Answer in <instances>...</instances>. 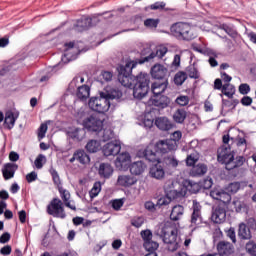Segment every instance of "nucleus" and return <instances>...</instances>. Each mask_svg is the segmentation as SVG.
Masks as SVG:
<instances>
[{
	"label": "nucleus",
	"instance_id": "nucleus-64",
	"mask_svg": "<svg viewBox=\"0 0 256 256\" xmlns=\"http://www.w3.org/2000/svg\"><path fill=\"white\" fill-rule=\"evenodd\" d=\"M165 5V2H155L149 6V9L151 11H159V9H165Z\"/></svg>",
	"mask_w": 256,
	"mask_h": 256
},
{
	"label": "nucleus",
	"instance_id": "nucleus-55",
	"mask_svg": "<svg viewBox=\"0 0 256 256\" xmlns=\"http://www.w3.org/2000/svg\"><path fill=\"white\" fill-rule=\"evenodd\" d=\"M50 174L52 176L54 185H56L58 187V189H59V187H62L61 186V178L59 177V173L57 172V170L51 169Z\"/></svg>",
	"mask_w": 256,
	"mask_h": 256
},
{
	"label": "nucleus",
	"instance_id": "nucleus-26",
	"mask_svg": "<svg viewBox=\"0 0 256 256\" xmlns=\"http://www.w3.org/2000/svg\"><path fill=\"white\" fill-rule=\"evenodd\" d=\"M158 164H155L150 168V177H153V179H158V181H161V179L165 178V168L163 165H161L160 162H157Z\"/></svg>",
	"mask_w": 256,
	"mask_h": 256
},
{
	"label": "nucleus",
	"instance_id": "nucleus-17",
	"mask_svg": "<svg viewBox=\"0 0 256 256\" xmlns=\"http://www.w3.org/2000/svg\"><path fill=\"white\" fill-rule=\"evenodd\" d=\"M226 219H227V210H225V207L217 206L211 215V220L213 221V223H217V224L225 223Z\"/></svg>",
	"mask_w": 256,
	"mask_h": 256
},
{
	"label": "nucleus",
	"instance_id": "nucleus-33",
	"mask_svg": "<svg viewBox=\"0 0 256 256\" xmlns=\"http://www.w3.org/2000/svg\"><path fill=\"white\" fill-rule=\"evenodd\" d=\"M91 95V88L87 85L78 86L76 97L80 99V101H87L89 96Z\"/></svg>",
	"mask_w": 256,
	"mask_h": 256
},
{
	"label": "nucleus",
	"instance_id": "nucleus-28",
	"mask_svg": "<svg viewBox=\"0 0 256 256\" xmlns=\"http://www.w3.org/2000/svg\"><path fill=\"white\" fill-rule=\"evenodd\" d=\"M161 165L165 171H171V169H175L179 165V160L174 155L167 156L163 159Z\"/></svg>",
	"mask_w": 256,
	"mask_h": 256
},
{
	"label": "nucleus",
	"instance_id": "nucleus-3",
	"mask_svg": "<svg viewBox=\"0 0 256 256\" xmlns=\"http://www.w3.org/2000/svg\"><path fill=\"white\" fill-rule=\"evenodd\" d=\"M176 149L177 142L175 139L159 140L155 144H149L144 150H140L138 155L149 161V163H160L161 155H165Z\"/></svg>",
	"mask_w": 256,
	"mask_h": 256
},
{
	"label": "nucleus",
	"instance_id": "nucleus-45",
	"mask_svg": "<svg viewBox=\"0 0 256 256\" xmlns=\"http://www.w3.org/2000/svg\"><path fill=\"white\" fill-rule=\"evenodd\" d=\"M187 81V73L184 71H179L174 76V83L177 87H181Z\"/></svg>",
	"mask_w": 256,
	"mask_h": 256
},
{
	"label": "nucleus",
	"instance_id": "nucleus-49",
	"mask_svg": "<svg viewBox=\"0 0 256 256\" xmlns=\"http://www.w3.org/2000/svg\"><path fill=\"white\" fill-rule=\"evenodd\" d=\"M246 253L251 256H256V243L253 240H250L245 245Z\"/></svg>",
	"mask_w": 256,
	"mask_h": 256
},
{
	"label": "nucleus",
	"instance_id": "nucleus-12",
	"mask_svg": "<svg viewBox=\"0 0 256 256\" xmlns=\"http://www.w3.org/2000/svg\"><path fill=\"white\" fill-rule=\"evenodd\" d=\"M102 153L105 157H115L121 153V141L115 140L113 142H108L102 147Z\"/></svg>",
	"mask_w": 256,
	"mask_h": 256
},
{
	"label": "nucleus",
	"instance_id": "nucleus-51",
	"mask_svg": "<svg viewBox=\"0 0 256 256\" xmlns=\"http://www.w3.org/2000/svg\"><path fill=\"white\" fill-rule=\"evenodd\" d=\"M99 78L102 83H109V81H113V72L102 71Z\"/></svg>",
	"mask_w": 256,
	"mask_h": 256
},
{
	"label": "nucleus",
	"instance_id": "nucleus-14",
	"mask_svg": "<svg viewBox=\"0 0 256 256\" xmlns=\"http://www.w3.org/2000/svg\"><path fill=\"white\" fill-rule=\"evenodd\" d=\"M129 163H131V154L123 152L119 154L115 160V167L119 171H127L129 169Z\"/></svg>",
	"mask_w": 256,
	"mask_h": 256
},
{
	"label": "nucleus",
	"instance_id": "nucleus-6",
	"mask_svg": "<svg viewBox=\"0 0 256 256\" xmlns=\"http://www.w3.org/2000/svg\"><path fill=\"white\" fill-rule=\"evenodd\" d=\"M47 213L56 219H65L67 213L63 207V201L59 198H53L47 206Z\"/></svg>",
	"mask_w": 256,
	"mask_h": 256
},
{
	"label": "nucleus",
	"instance_id": "nucleus-46",
	"mask_svg": "<svg viewBox=\"0 0 256 256\" xmlns=\"http://www.w3.org/2000/svg\"><path fill=\"white\" fill-rule=\"evenodd\" d=\"M235 86L231 84H224L222 87V94L228 97V99H233V95H235Z\"/></svg>",
	"mask_w": 256,
	"mask_h": 256
},
{
	"label": "nucleus",
	"instance_id": "nucleus-21",
	"mask_svg": "<svg viewBox=\"0 0 256 256\" xmlns=\"http://www.w3.org/2000/svg\"><path fill=\"white\" fill-rule=\"evenodd\" d=\"M86 135L87 131L85 128H73L67 132V136L69 139H72L74 143H80V141H83Z\"/></svg>",
	"mask_w": 256,
	"mask_h": 256
},
{
	"label": "nucleus",
	"instance_id": "nucleus-23",
	"mask_svg": "<svg viewBox=\"0 0 256 256\" xmlns=\"http://www.w3.org/2000/svg\"><path fill=\"white\" fill-rule=\"evenodd\" d=\"M210 196L212 199L216 201H221L222 203H230L231 202V195L224 190L213 189L210 192Z\"/></svg>",
	"mask_w": 256,
	"mask_h": 256
},
{
	"label": "nucleus",
	"instance_id": "nucleus-53",
	"mask_svg": "<svg viewBox=\"0 0 256 256\" xmlns=\"http://www.w3.org/2000/svg\"><path fill=\"white\" fill-rule=\"evenodd\" d=\"M145 27L148 29H157L159 26V19L148 18L144 21Z\"/></svg>",
	"mask_w": 256,
	"mask_h": 256
},
{
	"label": "nucleus",
	"instance_id": "nucleus-36",
	"mask_svg": "<svg viewBox=\"0 0 256 256\" xmlns=\"http://www.w3.org/2000/svg\"><path fill=\"white\" fill-rule=\"evenodd\" d=\"M167 51H169V49H167V47L161 46V47L157 48L156 51H153V53H151L150 56L145 58V61H153V59H155V57H158V59H163V57H165V55H167Z\"/></svg>",
	"mask_w": 256,
	"mask_h": 256
},
{
	"label": "nucleus",
	"instance_id": "nucleus-61",
	"mask_svg": "<svg viewBox=\"0 0 256 256\" xmlns=\"http://www.w3.org/2000/svg\"><path fill=\"white\" fill-rule=\"evenodd\" d=\"M200 188L202 189H211V187H213V179L211 178H206L203 181H201L200 183Z\"/></svg>",
	"mask_w": 256,
	"mask_h": 256
},
{
	"label": "nucleus",
	"instance_id": "nucleus-25",
	"mask_svg": "<svg viewBox=\"0 0 256 256\" xmlns=\"http://www.w3.org/2000/svg\"><path fill=\"white\" fill-rule=\"evenodd\" d=\"M238 238L240 241H251L253 239V234L251 230L245 223H240L238 226Z\"/></svg>",
	"mask_w": 256,
	"mask_h": 256
},
{
	"label": "nucleus",
	"instance_id": "nucleus-59",
	"mask_svg": "<svg viewBox=\"0 0 256 256\" xmlns=\"http://www.w3.org/2000/svg\"><path fill=\"white\" fill-rule=\"evenodd\" d=\"M176 103L180 107H187L189 105V96H179L176 98Z\"/></svg>",
	"mask_w": 256,
	"mask_h": 256
},
{
	"label": "nucleus",
	"instance_id": "nucleus-22",
	"mask_svg": "<svg viewBox=\"0 0 256 256\" xmlns=\"http://www.w3.org/2000/svg\"><path fill=\"white\" fill-rule=\"evenodd\" d=\"M19 169V165L15 163H6L2 169V175L5 181H9V179H13L15 177V173Z\"/></svg>",
	"mask_w": 256,
	"mask_h": 256
},
{
	"label": "nucleus",
	"instance_id": "nucleus-27",
	"mask_svg": "<svg viewBox=\"0 0 256 256\" xmlns=\"http://www.w3.org/2000/svg\"><path fill=\"white\" fill-rule=\"evenodd\" d=\"M128 169H130L132 175H143L145 169H147V165L143 161H136L130 164Z\"/></svg>",
	"mask_w": 256,
	"mask_h": 256
},
{
	"label": "nucleus",
	"instance_id": "nucleus-19",
	"mask_svg": "<svg viewBox=\"0 0 256 256\" xmlns=\"http://www.w3.org/2000/svg\"><path fill=\"white\" fill-rule=\"evenodd\" d=\"M92 20L87 16H82L73 25V29L78 33H83V31H87L89 27H91Z\"/></svg>",
	"mask_w": 256,
	"mask_h": 256
},
{
	"label": "nucleus",
	"instance_id": "nucleus-52",
	"mask_svg": "<svg viewBox=\"0 0 256 256\" xmlns=\"http://www.w3.org/2000/svg\"><path fill=\"white\" fill-rule=\"evenodd\" d=\"M103 141H111L115 139V132L111 128H105L102 135Z\"/></svg>",
	"mask_w": 256,
	"mask_h": 256
},
{
	"label": "nucleus",
	"instance_id": "nucleus-54",
	"mask_svg": "<svg viewBox=\"0 0 256 256\" xmlns=\"http://www.w3.org/2000/svg\"><path fill=\"white\" fill-rule=\"evenodd\" d=\"M58 191L60 193V197L63 201V203L69 201V199H71V193H69V191L65 188H63V186L58 188Z\"/></svg>",
	"mask_w": 256,
	"mask_h": 256
},
{
	"label": "nucleus",
	"instance_id": "nucleus-29",
	"mask_svg": "<svg viewBox=\"0 0 256 256\" xmlns=\"http://www.w3.org/2000/svg\"><path fill=\"white\" fill-rule=\"evenodd\" d=\"M155 125L160 129V131H170V129H173V124L167 117L156 118Z\"/></svg>",
	"mask_w": 256,
	"mask_h": 256
},
{
	"label": "nucleus",
	"instance_id": "nucleus-2",
	"mask_svg": "<svg viewBox=\"0 0 256 256\" xmlns=\"http://www.w3.org/2000/svg\"><path fill=\"white\" fill-rule=\"evenodd\" d=\"M123 92L119 88L106 87L100 96L91 97L88 102V107L96 113H107L111 107V101H121Z\"/></svg>",
	"mask_w": 256,
	"mask_h": 256
},
{
	"label": "nucleus",
	"instance_id": "nucleus-11",
	"mask_svg": "<svg viewBox=\"0 0 256 256\" xmlns=\"http://www.w3.org/2000/svg\"><path fill=\"white\" fill-rule=\"evenodd\" d=\"M201 209H203L201 204L197 200H193L192 214L190 219V223L192 227H198V225H201V223H203V216L201 215Z\"/></svg>",
	"mask_w": 256,
	"mask_h": 256
},
{
	"label": "nucleus",
	"instance_id": "nucleus-35",
	"mask_svg": "<svg viewBox=\"0 0 256 256\" xmlns=\"http://www.w3.org/2000/svg\"><path fill=\"white\" fill-rule=\"evenodd\" d=\"M185 213V208L182 205H175L172 208L170 219L172 221H179L181 217H183V214Z\"/></svg>",
	"mask_w": 256,
	"mask_h": 256
},
{
	"label": "nucleus",
	"instance_id": "nucleus-16",
	"mask_svg": "<svg viewBox=\"0 0 256 256\" xmlns=\"http://www.w3.org/2000/svg\"><path fill=\"white\" fill-rule=\"evenodd\" d=\"M171 203V200L167 197H160L157 200V203H153L152 201H147L144 204L145 209L150 211L151 213L157 211V209H161L162 207H167Z\"/></svg>",
	"mask_w": 256,
	"mask_h": 256
},
{
	"label": "nucleus",
	"instance_id": "nucleus-41",
	"mask_svg": "<svg viewBox=\"0 0 256 256\" xmlns=\"http://www.w3.org/2000/svg\"><path fill=\"white\" fill-rule=\"evenodd\" d=\"M76 158L78 163H80L81 165H87V163L91 162V158L89 157L87 152H85V150H77Z\"/></svg>",
	"mask_w": 256,
	"mask_h": 256
},
{
	"label": "nucleus",
	"instance_id": "nucleus-56",
	"mask_svg": "<svg viewBox=\"0 0 256 256\" xmlns=\"http://www.w3.org/2000/svg\"><path fill=\"white\" fill-rule=\"evenodd\" d=\"M46 160L47 158L45 157V155L39 154L34 161V165L36 166V169H43V164L45 163Z\"/></svg>",
	"mask_w": 256,
	"mask_h": 256
},
{
	"label": "nucleus",
	"instance_id": "nucleus-15",
	"mask_svg": "<svg viewBox=\"0 0 256 256\" xmlns=\"http://www.w3.org/2000/svg\"><path fill=\"white\" fill-rule=\"evenodd\" d=\"M149 105H154L158 109H167L171 103V99L166 95L153 96L149 100Z\"/></svg>",
	"mask_w": 256,
	"mask_h": 256
},
{
	"label": "nucleus",
	"instance_id": "nucleus-58",
	"mask_svg": "<svg viewBox=\"0 0 256 256\" xmlns=\"http://www.w3.org/2000/svg\"><path fill=\"white\" fill-rule=\"evenodd\" d=\"M144 223H145V218H143V217H137V218H133L131 220V226L136 227V229L143 227Z\"/></svg>",
	"mask_w": 256,
	"mask_h": 256
},
{
	"label": "nucleus",
	"instance_id": "nucleus-1",
	"mask_svg": "<svg viewBox=\"0 0 256 256\" xmlns=\"http://www.w3.org/2000/svg\"><path fill=\"white\" fill-rule=\"evenodd\" d=\"M153 50L151 47L143 48L140 52V58L137 61H128L125 65H119L117 67L118 71V81L123 87H128V89H133V97L135 99H143L149 93L151 76L148 73L140 72L138 75H133V69L137 65H143V63H151L153 60H145L147 57L151 56Z\"/></svg>",
	"mask_w": 256,
	"mask_h": 256
},
{
	"label": "nucleus",
	"instance_id": "nucleus-50",
	"mask_svg": "<svg viewBox=\"0 0 256 256\" xmlns=\"http://www.w3.org/2000/svg\"><path fill=\"white\" fill-rule=\"evenodd\" d=\"M99 193H101V182H95L92 189L89 191V196L91 199H95Z\"/></svg>",
	"mask_w": 256,
	"mask_h": 256
},
{
	"label": "nucleus",
	"instance_id": "nucleus-8",
	"mask_svg": "<svg viewBox=\"0 0 256 256\" xmlns=\"http://www.w3.org/2000/svg\"><path fill=\"white\" fill-rule=\"evenodd\" d=\"M234 159V153L231 151V148L220 147L217 150V161L222 165H225V169L229 171L231 168V163Z\"/></svg>",
	"mask_w": 256,
	"mask_h": 256
},
{
	"label": "nucleus",
	"instance_id": "nucleus-47",
	"mask_svg": "<svg viewBox=\"0 0 256 256\" xmlns=\"http://www.w3.org/2000/svg\"><path fill=\"white\" fill-rule=\"evenodd\" d=\"M162 197H167V199H169L171 203L173 199H179V197H181V192L175 189L167 190V188H165V195Z\"/></svg>",
	"mask_w": 256,
	"mask_h": 256
},
{
	"label": "nucleus",
	"instance_id": "nucleus-7",
	"mask_svg": "<svg viewBox=\"0 0 256 256\" xmlns=\"http://www.w3.org/2000/svg\"><path fill=\"white\" fill-rule=\"evenodd\" d=\"M103 121L99 115L92 114L83 121L84 129L90 131L91 133H99L103 131Z\"/></svg>",
	"mask_w": 256,
	"mask_h": 256
},
{
	"label": "nucleus",
	"instance_id": "nucleus-48",
	"mask_svg": "<svg viewBox=\"0 0 256 256\" xmlns=\"http://www.w3.org/2000/svg\"><path fill=\"white\" fill-rule=\"evenodd\" d=\"M243 163H245V157L238 156L234 158L230 164L229 171H233V169H237V167L243 166Z\"/></svg>",
	"mask_w": 256,
	"mask_h": 256
},
{
	"label": "nucleus",
	"instance_id": "nucleus-9",
	"mask_svg": "<svg viewBox=\"0 0 256 256\" xmlns=\"http://www.w3.org/2000/svg\"><path fill=\"white\" fill-rule=\"evenodd\" d=\"M17 119H19V111L8 110L5 112V116L3 112L1 113V121H4L3 127L4 129H8V131H11L15 127Z\"/></svg>",
	"mask_w": 256,
	"mask_h": 256
},
{
	"label": "nucleus",
	"instance_id": "nucleus-5",
	"mask_svg": "<svg viewBox=\"0 0 256 256\" xmlns=\"http://www.w3.org/2000/svg\"><path fill=\"white\" fill-rule=\"evenodd\" d=\"M170 32L178 41H193L195 34L191 25L185 22H176L171 25Z\"/></svg>",
	"mask_w": 256,
	"mask_h": 256
},
{
	"label": "nucleus",
	"instance_id": "nucleus-31",
	"mask_svg": "<svg viewBox=\"0 0 256 256\" xmlns=\"http://www.w3.org/2000/svg\"><path fill=\"white\" fill-rule=\"evenodd\" d=\"M117 183L121 187H131V185H135V183H137V178L129 175H121L118 177Z\"/></svg>",
	"mask_w": 256,
	"mask_h": 256
},
{
	"label": "nucleus",
	"instance_id": "nucleus-40",
	"mask_svg": "<svg viewBox=\"0 0 256 256\" xmlns=\"http://www.w3.org/2000/svg\"><path fill=\"white\" fill-rule=\"evenodd\" d=\"M185 73L190 79H199V77H201V73L199 72V69H197V66H195V64L187 66Z\"/></svg>",
	"mask_w": 256,
	"mask_h": 256
},
{
	"label": "nucleus",
	"instance_id": "nucleus-4",
	"mask_svg": "<svg viewBox=\"0 0 256 256\" xmlns=\"http://www.w3.org/2000/svg\"><path fill=\"white\" fill-rule=\"evenodd\" d=\"M154 235H157V237H160L162 239L163 243L168 245V251H171L172 253L177 251L179 249V240H178V230L177 228L171 226V225H163L160 226L155 232Z\"/></svg>",
	"mask_w": 256,
	"mask_h": 256
},
{
	"label": "nucleus",
	"instance_id": "nucleus-60",
	"mask_svg": "<svg viewBox=\"0 0 256 256\" xmlns=\"http://www.w3.org/2000/svg\"><path fill=\"white\" fill-rule=\"evenodd\" d=\"M48 126L45 123H42L38 128V139H45V135L47 133Z\"/></svg>",
	"mask_w": 256,
	"mask_h": 256
},
{
	"label": "nucleus",
	"instance_id": "nucleus-24",
	"mask_svg": "<svg viewBox=\"0 0 256 256\" xmlns=\"http://www.w3.org/2000/svg\"><path fill=\"white\" fill-rule=\"evenodd\" d=\"M168 85H169V81L167 79L162 80V82L157 81L152 83L151 92L153 93V96L163 95V93L167 91Z\"/></svg>",
	"mask_w": 256,
	"mask_h": 256
},
{
	"label": "nucleus",
	"instance_id": "nucleus-42",
	"mask_svg": "<svg viewBox=\"0 0 256 256\" xmlns=\"http://www.w3.org/2000/svg\"><path fill=\"white\" fill-rule=\"evenodd\" d=\"M234 209L236 213H249V206L243 201H233Z\"/></svg>",
	"mask_w": 256,
	"mask_h": 256
},
{
	"label": "nucleus",
	"instance_id": "nucleus-20",
	"mask_svg": "<svg viewBox=\"0 0 256 256\" xmlns=\"http://www.w3.org/2000/svg\"><path fill=\"white\" fill-rule=\"evenodd\" d=\"M217 251L216 255L229 256L235 253V247L230 242L220 241L217 244Z\"/></svg>",
	"mask_w": 256,
	"mask_h": 256
},
{
	"label": "nucleus",
	"instance_id": "nucleus-39",
	"mask_svg": "<svg viewBox=\"0 0 256 256\" xmlns=\"http://www.w3.org/2000/svg\"><path fill=\"white\" fill-rule=\"evenodd\" d=\"M207 173V165L199 163L196 166H193L191 169L192 177H201Z\"/></svg>",
	"mask_w": 256,
	"mask_h": 256
},
{
	"label": "nucleus",
	"instance_id": "nucleus-37",
	"mask_svg": "<svg viewBox=\"0 0 256 256\" xmlns=\"http://www.w3.org/2000/svg\"><path fill=\"white\" fill-rule=\"evenodd\" d=\"M154 123L155 119L153 118V115L151 114V112H148L144 114L139 125H141V127H144V129H151Z\"/></svg>",
	"mask_w": 256,
	"mask_h": 256
},
{
	"label": "nucleus",
	"instance_id": "nucleus-57",
	"mask_svg": "<svg viewBox=\"0 0 256 256\" xmlns=\"http://www.w3.org/2000/svg\"><path fill=\"white\" fill-rule=\"evenodd\" d=\"M124 204L125 201L123 199H115L111 201V207L114 211H119Z\"/></svg>",
	"mask_w": 256,
	"mask_h": 256
},
{
	"label": "nucleus",
	"instance_id": "nucleus-10",
	"mask_svg": "<svg viewBox=\"0 0 256 256\" xmlns=\"http://www.w3.org/2000/svg\"><path fill=\"white\" fill-rule=\"evenodd\" d=\"M140 235L144 241L143 247L146 251H153L155 249H159V243L153 241V232L151 230L146 229L140 232Z\"/></svg>",
	"mask_w": 256,
	"mask_h": 256
},
{
	"label": "nucleus",
	"instance_id": "nucleus-62",
	"mask_svg": "<svg viewBox=\"0 0 256 256\" xmlns=\"http://www.w3.org/2000/svg\"><path fill=\"white\" fill-rule=\"evenodd\" d=\"M239 93L241 95H249V93H251V86L247 83L240 84Z\"/></svg>",
	"mask_w": 256,
	"mask_h": 256
},
{
	"label": "nucleus",
	"instance_id": "nucleus-34",
	"mask_svg": "<svg viewBox=\"0 0 256 256\" xmlns=\"http://www.w3.org/2000/svg\"><path fill=\"white\" fill-rule=\"evenodd\" d=\"M219 29H221L222 31H225V33H227V35H229V37H231L232 39H237V37H239V32H237V29H235V26L231 25V24H220L219 25Z\"/></svg>",
	"mask_w": 256,
	"mask_h": 256
},
{
	"label": "nucleus",
	"instance_id": "nucleus-30",
	"mask_svg": "<svg viewBox=\"0 0 256 256\" xmlns=\"http://www.w3.org/2000/svg\"><path fill=\"white\" fill-rule=\"evenodd\" d=\"M183 187L190 193L191 195H195L201 191V186L197 182H193L192 180L186 179L183 181Z\"/></svg>",
	"mask_w": 256,
	"mask_h": 256
},
{
	"label": "nucleus",
	"instance_id": "nucleus-13",
	"mask_svg": "<svg viewBox=\"0 0 256 256\" xmlns=\"http://www.w3.org/2000/svg\"><path fill=\"white\" fill-rule=\"evenodd\" d=\"M153 79H158V81H165L169 77V69L162 64H155L150 70Z\"/></svg>",
	"mask_w": 256,
	"mask_h": 256
},
{
	"label": "nucleus",
	"instance_id": "nucleus-63",
	"mask_svg": "<svg viewBox=\"0 0 256 256\" xmlns=\"http://www.w3.org/2000/svg\"><path fill=\"white\" fill-rule=\"evenodd\" d=\"M226 235L229 237V239H231L232 243H237V234L233 227H230L228 230H226Z\"/></svg>",
	"mask_w": 256,
	"mask_h": 256
},
{
	"label": "nucleus",
	"instance_id": "nucleus-32",
	"mask_svg": "<svg viewBox=\"0 0 256 256\" xmlns=\"http://www.w3.org/2000/svg\"><path fill=\"white\" fill-rule=\"evenodd\" d=\"M98 173L100 177H103L104 179H109V177L113 175V166H111V164L109 163H101Z\"/></svg>",
	"mask_w": 256,
	"mask_h": 256
},
{
	"label": "nucleus",
	"instance_id": "nucleus-38",
	"mask_svg": "<svg viewBox=\"0 0 256 256\" xmlns=\"http://www.w3.org/2000/svg\"><path fill=\"white\" fill-rule=\"evenodd\" d=\"M185 119H187V110L178 108L173 114V120L175 123L183 124L185 123Z\"/></svg>",
	"mask_w": 256,
	"mask_h": 256
},
{
	"label": "nucleus",
	"instance_id": "nucleus-44",
	"mask_svg": "<svg viewBox=\"0 0 256 256\" xmlns=\"http://www.w3.org/2000/svg\"><path fill=\"white\" fill-rule=\"evenodd\" d=\"M245 187V182H232L228 185V193L235 195V193H238L241 189H245Z\"/></svg>",
	"mask_w": 256,
	"mask_h": 256
},
{
	"label": "nucleus",
	"instance_id": "nucleus-43",
	"mask_svg": "<svg viewBox=\"0 0 256 256\" xmlns=\"http://www.w3.org/2000/svg\"><path fill=\"white\" fill-rule=\"evenodd\" d=\"M101 149V142L98 140H89L86 144V150L88 153H97Z\"/></svg>",
	"mask_w": 256,
	"mask_h": 256
},
{
	"label": "nucleus",
	"instance_id": "nucleus-18",
	"mask_svg": "<svg viewBox=\"0 0 256 256\" xmlns=\"http://www.w3.org/2000/svg\"><path fill=\"white\" fill-rule=\"evenodd\" d=\"M65 46V53L62 55L61 61L62 63H69L70 61H75L77 59V55L73 54V50L75 49L74 42H68L64 44Z\"/></svg>",
	"mask_w": 256,
	"mask_h": 256
}]
</instances>
